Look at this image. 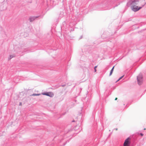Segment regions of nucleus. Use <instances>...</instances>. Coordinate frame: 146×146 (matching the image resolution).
<instances>
[{
    "label": "nucleus",
    "mask_w": 146,
    "mask_h": 146,
    "mask_svg": "<svg viewBox=\"0 0 146 146\" xmlns=\"http://www.w3.org/2000/svg\"><path fill=\"white\" fill-rule=\"evenodd\" d=\"M114 67V66H113V67L112 68L111 70L110 73V76H111V75L112 73H113V70Z\"/></svg>",
    "instance_id": "4"
},
{
    "label": "nucleus",
    "mask_w": 146,
    "mask_h": 146,
    "mask_svg": "<svg viewBox=\"0 0 146 146\" xmlns=\"http://www.w3.org/2000/svg\"><path fill=\"white\" fill-rule=\"evenodd\" d=\"M129 138H128L125 140L124 143V146H129Z\"/></svg>",
    "instance_id": "3"
},
{
    "label": "nucleus",
    "mask_w": 146,
    "mask_h": 146,
    "mask_svg": "<svg viewBox=\"0 0 146 146\" xmlns=\"http://www.w3.org/2000/svg\"><path fill=\"white\" fill-rule=\"evenodd\" d=\"M144 130H145V128H144Z\"/></svg>",
    "instance_id": "13"
},
{
    "label": "nucleus",
    "mask_w": 146,
    "mask_h": 146,
    "mask_svg": "<svg viewBox=\"0 0 146 146\" xmlns=\"http://www.w3.org/2000/svg\"><path fill=\"white\" fill-rule=\"evenodd\" d=\"M117 98H115V100H117Z\"/></svg>",
    "instance_id": "11"
},
{
    "label": "nucleus",
    "mask_w": 146,
    "mask_h": 146,
    "mask_svg": "<svg viewBox=\"0 0 146 146\" xmlns=\"http://www.w3.org/2000/svg\"><path fill=\"white\" fill-rule=\"evenodd\" d=\"M22 103L20 102V103H19V105L21 106H22Z\"/></svg>",
    "instance_id": "9"
},
{
    "label": "nucleus",
    "mask_w": 146,
    "mask_h": 146,
    "mask_svg": "<svg viewBox=\"0 0 146 146\" xmlns=\"http://www.w3.org/2000/svg\"><path fill=\"white\" fill-rule=\"evenodd\" d=\"M124 76L123 75L122 76H121L120 78H119L116 82L119 81L120 80H121V78H122Z\"/></svg>",
    "instance_id": "6"
},
{
    "label": "nucleus",
    "mask_w": 146,
    "mask_h": 146,
    "mask_svg": "<svg viewBox=\"0 0 146 146\" xmlns=\"http://www.w3.org/2000/svg\"><path fill=\"white\" fill-rule=\"evenodd\" d=\"M40 95V94H33L32 95V96H39Z\"/></svg>",
    "instance_id": "5"
},
{
    "label": "nucleus",
    "mask_w": 146,
    "mask_h": 146,
    "mask_svg": "<svg viewBox=\"0 0 146 146\" xmlns=\"http://www.w3.org/2000/svg\"><path fill=\"white\" fill-rule=\"evenodd\" d=\"M115 129L116 130H117V128H116Z\"/></svg>",
    "instance_id": "12"
},
{
    "label": "nucleus",
    "mask_w": 146,
    "mask_h": 146,
    "mask_svg": "<svg viewBox=\"0 0 146 146\" xmlns=\"http://www.w3.org/2000/svg\"><path fill=\"white\" fill-rule=\"evenodd\" d=\"M140 134L141 136H143V134L142 133H141Z\"/></svg>",
    "instance_id": "10"
},
{
    "label": "nucleus",
    "mask_w": 146,
    "mask_h": 146,
    "mask_svg": "<svg viewBox=\"0 0 146 146\" xmlns=\"http://www.w3.org/2000/svg\"><path fill=\"white\" fill-rule=\"evenodd\" d=\"M97 66H95L94 67V71H95V72H96V68H97Z\"/></svg>",
    "instance_id": "7"
},
{
    "label": "nucleus",
    "mask_w": 146,
    "mask_h": 146,
    "mask_svg": "<svg viewBox=\"0 0 146 146\" xmlns=\"http://www.w3.org/2000/svg\"><path fill=\"white\" fill-rule=\"evenodd\" d=\"M142 75H139L137 77L138 84L140 85L142 82Z\"/></svg>",
    "instance_id": "2"
},
{
    "label": "nucleus",
    "mask_w": 146,
    "mask_h": 146,
    "mask_svg": "<svg viewBox=\"0 0 146 146\" xmlns=\"http://www.w3.org/2000/svg\"><path fill=\"white\" fill-rule=\"evenodd\" d=\"M42 94L43 95L49 96L51 97H53L54 95V94L52 92H49L46 93H42Z\"/></svg>",
    "instance_id": "1"
},
{
    "label": "nucleus",
    "mask_w": 146,
    "mask_h": 146,
    "mask_svg": "<svg viewBox=\"0 0 146 146\" xmlns=\"http://www.w3.org/2000/svg\"><path fill=\"white\" fill-rule=\"evenodd\" d=\"M15 56L14 55H10V59H11L12 58L15 57Z\"/></svg>",
    "instance_id": "8"
}]
</instances>
